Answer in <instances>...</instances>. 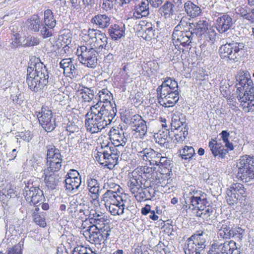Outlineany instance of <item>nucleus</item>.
<instances>
[{"instance_id": "19", "label": "nucleus", "mask_w": 254, "mask_h": 254, "mask_svg": "<svg viewBox=\"0 0 254 254\" xmlns=\"http://www.w3.org/2000/svg\"><path fill=\"white\" fill-rule=\"evenodd\" d=\"M91 223L93 224L90 226H94L97 230L103 231L105 233H110V225L108 222V220L104 217L101 218H91Z\"/></svg>"}, {"instance_id": "55", "label": "nucleus", "mask_w": 254, "mask_h": 254, "mask_svg": "<svg viewBox=\"0 0 254 254\" xmlns=\"http://www.w3.org/2000/svg\"><path fill=\"white\" fill-rule=\"evenodd\" d=\"M8 187L10 188V184L7 181H0V196L4 195L7 198Z\"/></svg>"}, {"instance_id": "11", "label": "nucleus", "mask_w": 254, "mask_h": 254, "mask_svg": "<svg viewBox=\"0 0 254 254\" xmlns=\"http://www.w3.org/2000/svg\"><path fill=\"white\" fill-rule=\"evenodd\" d=\"M130 127L133 131L139 132L140 138L143 137L147 131L146 122L142 117L135 114L132 116V120Z\"/></svg>"}, {"instance_id": "1", "label": "nucleus", "mask_w": 254, "mask_h": 254, "mask_svg": "<svg viewBox=\"0 0 254 254\" xmlns=\"http://www.w3.org/2000/svg\"><path fill=\"white\" fill-rule=\"evenodd\" d=\"M30 61L34 62V67L28 66L26 82L29 89L35 92L41 91L48 83L49 72L40 58L33 56Z\"/></svg>"}, {"instance_id": "18", "label": "nucleus", "mask_w": 254, "mask_h": 254, "mask_svg": "<svg viewBox=\"0 0 254 254\" xmlns=\"http://www.w3.org/2000/svg\"><path fill=\"white\" fill-rule=\"evenodd\" d=\"M111 18L106 14H98L92 17L91 22L101 29L107 28L110 24Z\"/></svg>"}, {"instance_id": "27", "label": "nucleus", "mask_w": 254, "mask_h": 254, "mask_svg": "<svg viewBox=\"0 0 254 254\" xmlns=\"http://www.w3.org/2000/svg\"><path fill=\"white\" fill-rule=\"evenodd\" d=\"M184 8L187 14L192 18L198 16L201 13L200 8L190 0L185 2Z\"/></svg>"}, {"instance_id": "49", "label": "nucleus", "mask_w": 254, "mask_h": 254, "mask_svg": "<svg viewBox=\"0 0 254 254\" xmlns=\"http://www.w3.org/2000/svg\"><path fill=\"white\" fill-rule=\"evenodd\" d=\"M62 155L60 150L56 148L55 146H49L47 147V160L50 158H55L56 157H61Z\"/></svg>"}, {"instance_id": "62", "label": "nucleus", "mask_w": 254, "mask_h": 254, "mask_svg": "<svg viewBox=\"0 0 254 254\" xmlns=\"http://www.w3.org/2000/svg\"><path fill=\"white\" fill-rule=\"evenodd\" d=\"M232 230L233 234H232V237L237 236L240 240L242 239L243 236L245 234V230L239 227L234 228L233 226Z\"/></svg>"}, {"instance_id": "43", "label": "nucleus", "mask_w": 254, "mask_h": 254, "mask_svg": "<svg viewBox=\"0 0 254 254\" xmlns=\"http://www.w3.org/2000/svg\"><path fill=\"white\" fill-rule=\"evenodd\" d=\"M188 126L186 125L183 127H182L179 133H175L173 134H171V135H174L175 137V140H176V143H182L183 141L186 139L187 135L188 134Z\"/></svg>"}, {"instance_id": "28", "label": "nucleus", "mask_w": 254, "mask_h": 254, "mask_svg": "<svg viewBox=\"0 0 254 254\" xmlns=\"http://www.w3.org/2000/svg\"><path fill=\"white\" fill-rule=\"evenodd\" d=\"M54 172H47V169L44 170V180L47 187L50 190H54L58 185L59 180L58 177L54 174Z\"/></svg>"}, {"instance_id": "26", "label": "nucleus", "mask_w": 254, "mask_h": 254, "mask_svg": "<svg viewBox=\"0 0 254 254\" xmlns=\"http://www.w3.org/2000/svg\"><path fill=\"white\" fill-rule=\"evenodd\" d=\"M155 194L154 190L148 187L141 189V191L134 196L138 201L141 202L144 200H151V198L154 197Z\"/></svg>"}, {"instance_id": "10", "label": "nucleus", "mask_w": 254, "mask_h": 254, "mask_svg": "<svg viewBox=\"0 0 254 254\" xmlns=\"http://www.w3.org/2000/svg\"><path fill=\"white\" fill-rule=\"evenodd\" d=\"M205 195L202 193L200 195L187 196L185 200L187 204L186 209L190 211L196 208L199 211L204 210L206 206L209 204L207 198L205 197Z\"/></svg>"}, {"instance_id": "13", "label": "nucleus", "mask_w": 254, "mask_h": 254, "mask_svg": "<svg viewBox=\"0 0 254 254\" xmlns=\"http://www.w3.org/2000/svg\"><path fill=\"white\" fill-rule=\"evenodd\" d=\"M160 153L157 152L151 148H145L138 151V155L140 158L145 161H149L150 164L156 165Z\"/></svg>"}, {"instance_id": "7", "label": "nucleus", "mask_w": 254, "mask_h": 254, "mask_svg": "<svg viewBox=\"0 0 254 254\" xmlns=\"http://www.w3.org/2000/svg\"><path fill=\"white\" fill-rule=\"evenodd\" d=\"M82 232L86 240L95 245L105 243L110 236V233H105L97 230L94 226H89L86 229L83 227Z\"/></svg>"}, {"instance_id": "60", "label": "nucleus", "mask_w": 254, "mask_h": 254, "mask_svg": "<svg viewBox=\"0 0 254 254\" xmlns=\"http://www.w3.org/2000/svg\"><path fill=\"white\" fill-rule=\"evenodd\" d=\"M158 160L156 166H162L163 167L167 168L171 165V160L166 157L162 156L161 153Z\"/></svg>"}, {"instance_id": "23", "label": "nucleus", "mask_w": 254, "mask_h": 254, "mask_svg": "<svg viewBox=\"0 0 254 254\" xmlns=\"http://www.w3.org/2000/svg\"><path fill=\"white\" fill-rule=\"evenodd\" d=\"M100 36L101 37H97L95 40L91 43L88 46L94 50H96L98 52H100V50L103 49H107L108 44V37L106 34L103 33Z\"/></svg>"}, {"instance_id": "15", "label": "nucleus", "mask_w": 254, "mask_h": 254, "mask_svg": "<svg viewBox=\"0 0 254 254\" xmlns=\"http://www.w3.org/2000/svg\"><path fill=\"white\" fill-rule=\"evenodd\" d=\"M209 147L213 156L219 158L223 159L228 153L227 149H225L221 143L217 142L215 139H212L209 142Z\"/></svg>"}, {"instance_id": "5", "label": "nucleus", "mask_w": 254, "mask_h": 254, "mask_svg": "<svg viewBox=\"0 0 254 254\" xmlns=\"http://www.w3.org/2000/svg\"><path fill=\"white\" fill-rule=\"evenodd\" d=\"M207 254H241V251L236 243L231 240L212 244Z\"/></svg>"}, {"instance_id": "40", "label": "nucleus", "mask_w": 254, "mask_h": 254, "mask_svg": "<svg viewBox=\"0 0 254 254\" xmlns=\"http://www.w3.org/2000/svg\"><path fill=\"white\" fill-rule=\"evenodd\" d=\"M138 180H139V177L133 176L127 182L130 191L133 194L138 193L140 190L141 186Z\"/></svg>"}, {"instance_id": "57", "label": "nucleus", "mask_w": 254, "mask_h": 254, "mask_svg": "<svg viewBox=\"0 0 254 254\" xmlns=\"http://www.w3.org/2000/svg\"><path fill=\"white\" fill-rule=\"evenodd\" d=\"M21 233L19 227L15 225H10L8 228L6 229V235L9 236H17Z\"/></svg>"}, {"instance_id": "48", "label": "nucleus", "mask_w": 254, "mask_h": 254, "mask_svg": "<svg viewBox=\"0 0 254 254\" xmlns=\"http://www.w3.org/2000/svg\"><path fill=\"white\" fill-rule=\"evenodd\" d=\"M33 219L34 222L41 227H44L46 225L45 222V213L41 212L40 214L35 213L32 215Z\"/></svg>"}, {"instance_id": "63", "label": "nucleus", "mask_w": 254, "mask_h": 254, "mask_svg": "<svg viewBox=\"0 0 254 254\" xmlns=\"http://www.w3.org/2000/svg\"><path fill=\"white\" fill-rule=\"evenodd\" d=\"M71 64L72 61L70 59H64L60 63V66L64 69V73H66V69L69 68Z\"/></svg>"}, {"instance_id": "53", "label": "nucleus", "mask_w": 254, "mask_h": 254, "mask_svg": "<svg viewBox=\"0 0 254 254\" xmlns=\"http://www.w3.org/2000/svg\"><path fill=\"white\" fill-rule=\"evenodd\" d=\"M186 125L187 124H186L185 120L184 121L183 120L181 121L180 118L178 120L173 118L171 123V131H174V130H179L181 126H184Z\"/></svg>"}, {"instance_id": "42", "label": "nucleus", "mask_w": 254, "mask_h": 254, "mask_svg": "<svg viewBox=\"0 0 254 254\" xmlns=\"http://www.w3.org/2000/svg\"><path fill=\"white\" fill-rule=\"evenodd\" d=\"M179 153V156L185 160L191 159L195 155L194 148L188 146H185L182 150H180Z\"/></svg>"}, {"instance_id": "47", "label": "nucleus", "mask_w": 254, "mask_h": 254, "mask_svg": "<svg viewBox=\"0 0 254 254\" xmlns=\"http://www.w3.org/2000/svg\"><path fill=\"white\" fill-rule=\"evenodd\" d=\"M227 200L229 204L236 203L238 200L241 199V197L237 194V193H235L234 191V189H231V188L227 190Z\"/></svg>"}, {"instance_id": "8", "label": "nucleus", "mask_w": 254, "mask_h": 254, "mask_svg": "<svg viewBox=\"0 0 254 254\" xmlns=\"http://www.w3.org/2000/svg\"><path fill=\"white\" fill-rule=\"evenodd\" d=\"M39 123L47 132L53 130L56 127V118L53 117L51 110L47 107H42L41 112L37 114Z\"/></svg>"}, {"instance_id": "38", "label": "nucleus", "mask_w": 254, "mask_h": 254, "mask_svg": "<svg viewBox=\"0 0 254 254\" xmlns=\"http://www.w3.org/2000/svg\"><path fill=\"white\" fill-rule=\"evenodd\" d=\"M79 95L85 102H90L95 99V92L91 88L84 87L80 90Z\"/></svg>"}, {"instance_id": "6", "label": "nucleus", "mask_w": 254, "mask_h": 254, "mask_svg": "<svg viewBox=\"0 0 254 254\" xmlns=\"http://www.w3.org/2000/svg\"><path fill=\"white\" fill-rule=\"evenodd\" d=\"M80 48L81 54L78 58L80 63L88 67H96L98 52L88 46H82Z\"/></svg>"}, {"instance_id": "9", "label": "nucleus", "mask_w": 254, "mask_h": 254, "mask_svg": "<svg viewBox=\"0 0 254 254\" xmlns=\"http://www.w3.org/2000/svg\"><path fill=\"white\" fill-rule=\"evenodd\" d=\"M214 16L217 17L215 20V26L220 33H224L232 28L234 22L230 15L216 12L214 14Z\"/></svg>"}, {"instance_id": "54", "label": "nucleus", "mask_w": 254, "mask_h": 254, "mask_svg": "<svg viewBox=\"0 0 254 254\" xmlns=\"http://www.w3.org/2000/svg\"><path fill=\"white\" fill-rule=\"evenodd\" d=\"M237 90H242L244 91V93L247 94L248 95H250V96H253L254 92L253 82L252 81V87L249 86V84H245V85H242L240 86H237Z\"/></svg>"}, {"instance_id": "39", "label": "nucleus", "mask_w": 254, "mask_h": 254, "mask_svg": "<svg viewBox=\"0 0 254 254\" xmlns=\"http://www.w3.org/2000/svg\"><path fill=\"white\" fill-rule=\"evenodd\" d=\"M115 131L116 132L112 137V138L114 141L113 144L116 146L120 145L124 146L127 142V138H126L124 136V133L123 132V130H121V132H120L119 130Z\"/></svg>"}, {"instance_id": "45", "label": "nucleus", "mask_w": 254, "mask_h": 254, "mask_svg": "<svg viewBox=\"0 0 254 254\" xmlns=\"http://www.w3.org/2000/svg\"><path fill=\"white\" fill-rule=\"evenodd\" d=\"M125 204L122 203L119 205H109L108 207H106L108 210L112 215H121L124 213Z\"/></svg>"}, {"instance_id": "17", "label": "nucleus", "mask_w": 254, "mask_h": 254, "mask_svg": "<svg viewBox=\"0 0 254 254\" xmlns=\"http://www.w3.org/2000/svg\"><path fill=\"white\" fill-rule=\"evenodd\" d=\"M87 188L91 197L93 200H96L100 196V184L95 179L90 178L87 180Z\"/></svg>"}, {"instance_id": "25", "label": "nucleus", "mask_w": 254, "mask_h": 254, "mask_svg": "<svg viewBox=\"0 0 254 254\" xmlns=\"http://www.w3.org/2000/svg\"><path fill=\"white\" fill-rule=\"evenodd\" d=\"M236 80L238 82L236 86H240L246 84L252 87V80L250 74L248 71L239 70L236 75Z\"/></svg>"}, {"instance_id": "24", "label": "nucleus", "mask_w": 254, "mask_h": 254, "mask_svg": "<svg viewBox=\"0 0 254 254\" xmlns=\"http://www.w3.org/2000/svg\"><path fill=\"white\" fill-rule=\"evenodd\" d=\"M81 182V176L73 179L72 178H66L64 180V186L66 190L69 192L74 193L79 189Z\"/></svg>"}, {"instance_id": "22", "label": "nucleus", "mask_w": 254, "mask_h": 254, "mask_svg": "<svg viewBox=\"0 0 254 254\" xmlns=\"http://www.w3.org/2000/svg\"><path fill=\"white\" fill-rule=\"evenodd\" d=\"M236 167L238 168V172H240V170L242 171L243 169L248 170L254 167V158L247 155L241 156L237 163Z\"/></svg>"}, {"instance_id": "21", "label": "nucleus", "mask_w": 254, "mask_h": 254, "mask_svg": "<svg viewBox=\"0 0 254 254\" xmlns=\"http://www.w3.org/2000/svg\"><path fill=\"white\" fill-rule=\"evenodd\" d=\"M190 26L191 27L190 29H192L190 31L193 34V37L194 35L200 36L208 30V23L205 21L200 20L195 24L190 23Z\"/></svg>"}, {"instance_id": "41", "label": "nucleus", "mask_w": 254, "mask_h": 254, "mask_svg": "<svg viewBox=\"0 0 254 254\" xmlns=\"http://www.w3.org/2000/svg\"><path fill=\"white\" fill-rule=\"evenodd\" d=\"M39 189L37 187L33 186H26L23 190V195L25 198L26 200L29 203H31L32 199L36 195L35 193L37 192V190Z\"/></svg>"}, {"instance_id": "46", "label": "nucleus", "mask_w": 254, "mask_h": 254, "mask_svg": "<svg viewBox=\"0 0 254 254\" xmlns=\"http://www.w3.org/2000/svg\"><path fill=\"white\" fill-rule=\"evenodd\" d=\"M157 94L158 99H164V97H166L172 90H170L169 87L165 85H163L162 83L159 85L157 90Z\"/></svg>"}, {"instance_id": "52", "label": "nucleus", "mask_w": 254, "mask_h": 254, "mask_svg": "<svg viewBox=\"0 0 254 254\" xmlns=\"http://www.w3.org/2000/svg\"><path fill=\"white\" fill-rule=\"evenodd\" d=\"M25 42L22 45V47H31L38 45L40 43V40L37 37L28 36L25 39Z\"/></svg>"}, {"instance_id": "44", "label": "nucleus", "mask_w": 254, "mask_h": 254, "mask_svg": "<svg viewBox=\"0 0 254 254\" xmlns=\"http://www.w3.org/2000/svg\"><path fill=\"white\" fill-rule=\"evenodd\" d=\"M148 1H142L141 4H138L135 7V11L137 14L141 16H146L149 14Z\"/></svg>"}, {"instance_id": "50", "label": "nucleus", "mask_w": 254, "mask_h": 254, "mask_svg": "<svg viewBox=\"0 0 254 254\" xmlns=\"http://www.w3.org/2000/svg\"><path fill=\"white\" fill-rule=\"evenodd\" d=\"M231 189H234V191L237 193L240 196L245 197L247 196L246 189L244 187L243 185L241 184H234L231 186Z\"/></svg>"}, {"instance_id": "29", "label": "nucleus", "mask_w": 254, "mask_h": 254, "mask_svg": "<svg viewBox=\"0 0 254 254\" xmlns=\"http://www.w3.org/2000/svg\"><path fill=\"white\" fill-rule=\"evenodd\" d=\"M237 177L241 179L243 183H249L254 180V167L248 170H244L238 172Z\"/></svg>"}, {"instance_id": "3", "label": "nucleus", "mask_w": 254, "mask_h": 254, "mask_svg": "<svg viewBox=\"0 0 254 254\" xmlns=\"http://www.w3.org/2000/svg\"><path fill=\"white\" fill-rule=\"evenodd\" d=\"M245 46V44L243 42L228 39L226 44H223L219 48V55L222 59L235 63L241 57Z\"/></svg>"}, {"instance_id": "12", "label": "nucleus", "mask_w": 254, "mask_h": 254, "mask_svg": "<svg viewBox=\"0 0 254 254\" xmlns=\"http://www.w3.org/2000/svg\"><path fill=\"white\" fill-rule=\"evenodd\" d=\"M233 225L229 220H223L220 222L217 227L218 237L225 240H229L232 238V234H233Z\"/></svg>"}, {"instance_id": "37", "label": "nucleus", "mask_w": 254, "mask_h": 254, "mask_svg": "<svg viewBox=\"0 0 254 254\" xmlns=\"http://www.w3.org/2000/svg\"><path fill=\"white\" fill-rule=\"evenodd\" d=\"M44 23L50 29H53L56 25V20L51 9H48L44 11Z\"/></svg>"}, {"instance_id": "34", "label": "nucleus", "mask_w": 254, "mask_h": 254, "mask_svg": "<svg viewBox=\"0 0 254 254\" xmlns=\"http://www.w3.org/2000/svg\"><path fill=\"white\" fill-rule=\"evenodd\" d=\"M97 102L95 105L91 106L90 112H94L96 111L97 113L98 112L99 113L100 111H102L101 110H102L103 112H106L107 114H112L111 111H112V110L114 109L111 106L108 105H105L103 102L99 100H97Z\"/></svg>"}, {"instance_id": "33", "label": "nucleus", "mask_w": 254, "mask_h": 254, "mask_svg": "<svg viewBox=\"0 0 254 254\" xmlns=\"http://www.w3.org/2000/svg\"><path fill=\"white\" fill-rule=\"evenodd\" d=\"M112 98V93L107 89H103L95 95V99L102 101L104 103H109V105L111 106V100Z\"/></svg>"}, {"instance_id": "16", "label": "nucleus", "mask_w": 254, "mask_h": 254, "mask_svg": "<svg viewBox=\"0 0 254 254\" xmlns=\"http://www.w3.org/2000/svg\"><path fill=\"white\" fill-rule=\"evenodd\" d=\"M190 30L189 28V31H183L181 34L172 35V40L175 43H180L183 47L189 45L193 39V34L191 33Z\"/></svg>"}, {"instance_id": "35", "label": "nucleus", "mask_w": 254, "mask_h": 254, "mask_svg": "<svg viewBox=\"0 0 254 254\" xmlns=\"http://www.w3.org/2000/svg\"><path fill=\"white\" fill-rule=\"evenodd\" d=\"M28 29L34 32H38L41 27V20L38 15H33L26 23Z\"/></svg>"}, {"instance_id": "14", "label": "nucleus", "mask_w": 254, "mask_h": 254, "mask_svg": "<svg viewBox=\"0 0 254 254\" xmlns=\"http://www.w3.org/2000/svg\"><path fill=\"white\" fill-rule=\"evenodd\" d=\"M139 25L140 29L138 31V34L140 37L147 41L155 38V30L151 23L142 21Z\"/></svg>"}, {"instance_id": "61", "label": "nucleus", "mask_w": 254, "mask_h": 254, "mask_svg": "<svg viewBox=\"0 0 254 254\" xmlns=\"http://www.w3.org/2000/svg\"><path fill=\"white\" fill-rule=\"evenodd\" d=\"M40 28V32L43 38H47L52 36V31L45 24H41Z\"/></svg>"}, {"instance_id": "58", "label": "nucleus", "mask_w": 254, "mask_h": 254, "mask_svg": "<svg viewBox=\"0 0 254 254\" xmlns=\"http://www.w3.org/2000/svg\"><path fill=\"white\" fill-rule=\"evenodd\" d=\"M102 33H103L99 30L89 28L88 30V35L89 37L90 42H92L98 36L101 37V36L100 35Z\"/></svg>"}, {"instance_id": "36", "label": "nucleus", "mask_w": 254, "mask_h": 254, "mask_svg": "<svg viewBox=\"0 0 254 254\" xmlns=\"http://www.w3.org/2000/svg\"><path fill=\"white\" fill-rule=\"evenodd\" d=\"M174 5L171 2L167 0L159 8V11L161 13H163L165 18H170L174 14Z\"/></svg>"}, {"instance_id": "30", "label": "nucleus", "mask_w": 254, "mask_h": 254, "mask_svg": "<svg viewBox=\"0 0 254 254\" xmlns=\"http://www.w3.org/2000/svg\"><path fill=\"white\" fill-rule=\"evenodd\" d=\"M179 91L178 90L172 91L169 93L168 96L164 97L166 102H164L162 105L165 107H173L178 101L179 99Z\"/></svg>"}, {"instance_id": "64", "label": "nucleus", "mask_w": 254, "mask_h": 254, "mask_svg": "<svg viewBox=\"0 0 254 254\" xmlns=\"http://www.w3.org/2000/svg\"><path fill=\"white\" fill-rule=\"evenodd\" d=\"M88 251L92 253L90 249L87 250V248L83 246H77L74 249L72 254H89Z\"/></svg>"}, {"instance_id": "32", "label": "nucleus", "mask_w": 254, "mask_h": 254, "mask_svg": "<svg viewBox=\"0 0 254 254\" xmlns=\"http://www.w3.org/2000/svg\"><path fill=\"white\" fill-rule=\"evenodd\" d=\"M173 139L170 131L167 129L157 135L156 142L161 146L168 148V143Z\"/></svg>"}, {"instance_id": "4", "label": "nucleus", "mask_w": 254, "mask_h": 254, "mask_svg": "<svg viewBox=\"0 0 254 254\" xmlns=\"http://www.w3.org/2000/svg\"><path fill=\"white\" fill-rule=\"evenodd\" d=\"M207 234L203 231H197L189 238L184 247L185 254H200L206 246Z\"/></svg>"}, {"instance_id": "31", "label": "nucleus", "mask_w": 254, "mask_h": 254, "mask_svg": "<svg viewBox=\"0 0 254 254\" xmlns=\"http://www.w3.org/2000/svg\"><path fill=\"white\" fill-rule=\"evenodd\" d=\"M62 157L48 159L47 172H55L59 171L62 167Z\"/></svg>"}, {"instance_id": "51", "label": "nucleus", "mask_w": 254, "mask_h": 254, "mask_svg": "<svg viewBox=\"0 0 254 254\" xmlns=\"http://www.w3.org/2000/svg\"><path fill=\"white\" fill-rule=\"evenodd\" d=\"M116 191L112 190H107V191L102 195V200L105 203H109V201L113 198H115L116 196H118Z\"/></svg>"}, {"instance_id": "20", "label": "nucleus", "mask_w": 254, "mask_h": 254, "mask_svg": "<svg viewBox=\"0 0 254 254\" xmlns=\"http://www.w3.org/2000/svg\"><path fill=\"white\" fill-rule=\"evenodd\" d=\"M125 25L114 24L110 26L108 33L111 39L113 40H118L125 35Z\"/></svg>"}, {"instance_id": "56", "label": "nucleus", "mask_w": 254, "mask_h": 254, "mask_svg": "<svg viewBox=\"0 0 254 254\" xmlns=\"http://www.w3.org/2000/svg\"><path fill=\"white\" fill-rule=\"evenodd\" d=\"M36 190L37 192L35 193L36 195L34 197L33 199H32V201L31 202V204H33V205H35L40 202H42L45 199L43 191L41 190L39 188Z\"/></svg>"}, {"instance_id": "59", "label": "nucleus", "mask_w": 254, "mask_h": 254, "mask_svg": "<svg viewBox=\"0 0 254 254\" xmlns=\"http://www.w3.org/2000/svg\"><path fill=\"white\" fill-rule=\"evenodd\" d=\"M23 241H21L19 243L13 247L7 254H22V248L23 247Z\"/></svg>"}, {"instance_id": "2", "label": "nucleus", "mask_w": 254, "mask_h": 254, "mask_svg": "<svg viewBox=\"0 0 254 254\" xmlns=\"http://www.w3.org/2000/svg\"><path fill=\"white\" fill-rule=\"evenodd\" d=\"M112 114L100 111L89 112L86 114L85 125L87 129L92 133H97L105 128L115 117L116 113L112 110Z\"/></svg>"}]
</instances>
